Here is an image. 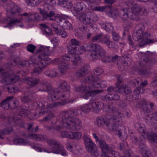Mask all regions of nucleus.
<instances>
[{"mask_svg": "<svg viewBox=\"0 0 157 157\" xmlns=\"http://www.w3.org/2000/svg\"><path fill=\"white\" fill-rule=\"evenodd\" d=\"M68 54L63 55L62 56L63 63H66V61H71L74 66H77L78 62L80 59V57L78 54H76L74 51L70 52L68 49Z\"/></svg>", "mask_w": 157, "mask_h": 157, "instance_id": "nucleus-7", "label": "nucleus"}, {"mask_svg": "<svg viewBox=\"0 0 157 157\" xmlns=\"http://www.w3.org/2000/svg\"><path fill=\"white\" fill-rule=\"evenodd\" d=\"M38 56V58L40 59L38 62H33L35 68L31 72L32 74L34 76H37L40 74L42 70L51 62V59L47 56L50 54L48 47L44 48L43 52Z\"/></svg>", "mask_w": 157, "mask_h": 157, "instance_id": "nucleus-2", "label": "nucleus"}, {"mask_svg": "<svg viewBox=\"0 0 157 157\" xmlns=\"http://www.w3.org/2000/svg\"><path fill=\"white\" fill-rule=\"evenodd\" d=\"M148 33L147 32H142L135 31L134 32L132 37L135 40L139 41V47H141L147 44H152L154 42V40H150L148 39L149 37Z\"/></svg>", "mask_w": 157, "mask_h": 157, "instance_id": "nucleus-5", "label": "nucleus"}, {"mask_svg": "<svg viewBox=\"0 0 157 157\" xmlns=\"http://www.w3.org/2000/svg\"><path fill=\"white\" fill-rule=\"evenodd\" d=\"M21 20L20 19H11L10 21H9V20L7 18H5L4 21V22L5 23H8V24L4 26L5 27H11L13 26V25L17 23H19L21 22Z\"/></svg>", "mask_w": 157, "mask_h": 157, "instance_id": "nucleus-26", "label": "nucleus"}, {"mask_svg": "<svg viewBox=\"0 0 157 157\" xmlns=\"http://www.w3.org/2000/svg\"><path fill=\"white\" fill-rule=\"evenodd\" d=\"M101 102H93L91 103L92 109L94 112H97L101 107Z\"/></svg>", "mask_w": 157, "mask_h": 157, "instance_id": "nucleus-36", "label": "nucleus"}, {"mask_svg": "<svg viewBox=\"0 0 157 157\" xmlns=\"http://www.w3.org/2000/svg\"><path fill=\"white\" fill-rule=\"evenodd\" d=\"M76 147V144L73 142H70L66 144V147L67 149L72 153Z\"/></svg>", "mask_w": 157, "mask_h": 157, "instance_id": "nucleus-42", "label": "nucleus"}, {"mask_svg": "<svg viewBox=\"0 0 157 157\" xmlns=\"http://www.w3.org/2000/svg\"><path fill=\"white\" fill-rule=\"evenodd\" d=\"M47 104V102L46 101L41 102L40 101L37 104V105L38 107L40 108L42 110H44V109H47L46 108H45V106Z\"/></svg>", "mask_w": 157, "mask_h": 157, "instance_id": "nucleus-62", "label": "nucleus"}, {"mask_svg": "<svg viewBox=\"0 0 157 157\" xmlns=\"http://www.w3.org/2000/svg\"><path fill=\"white\" fill-rule=\"evenodd\" d=\"M13 98V96L8 97L0 103V106L5 109H7L10 107V103Z\"/></svg>", "mask_w": 157, "mask_h": 157, "instance_id": "nucleus-22", "label": "nucleus"}, {"mask_svg": "<svg viewBox=\"0 0 157 157\" xmlns=\"http://www.w3.org/2000/svg\"><path fill=\"white\" fill-rule=\"evenodd\" d=\"M103 72V70L101 68H97L95 69V72L86 78L85 80L89 82L95 81V82H97L99 80L98 76L102 74Z\"/></svg>", "mask_w": 157, "mask_h": 157, "instance_id": "nucleus-9", "label": "nucleus"}, {"mask_svg": "<svg viewBox=\"0 0 157 157\" xmlns=\"http://www.w3.org/2000/svg\"><path fill=\"white\" fill-rule=\"evenodd\" d=\"M58 22L61 27L65 29L71 30L72 29V25L67 20L62 17H58L56 18Z\"/></svg>", "mask_w": 157, "mask_h": 157, "instance_id": "nucleus-13", "label": "nucleus"}, {"mask_svg": "<svg viewBox=\"0 0 157 157\" xmlns=\"http://www.w3.org/2000/svg\"><path fill=\"white\" fill-rule=\"evenodd\" d=\"M101 157H121L118 153L114 151L112 152H106L105 153H102L101 155Z\"/></svg>", "mask_w": 157, "mask_h": 157, "instance_id": "nucleus-32", "label": "nucleus"}, {"mask_svg": "<svg viewBox=\"0 0 157 157\" xmlns=\"http://www.w3.org/2000/svg\"><path fill=\"white\" fill-rule=\"evenodd\" d=\"M141 103L143 112L144 113H148L150 112L151 109L149 103L144 100H143Z\"/></svg>", "mask_w": 157, "mask_h": 157, "instance_id": "nucleus-30", "label": "nucleus"}, {"mask_svg": "<svg viewBox=\"0 0 157 157\" xmlns=\"http://www.w3.org/2000/svg\"><path fill=\"white\" fill-rule=\"evenodd\" d=\"M84 142L86 150L90 152L96 150L97 147L92 140L88 137L84 138Z\"/></svg>", "mask_w": 157, "mask_h": 157, "instance_id": "nucleus-14", "label": "nucleus"}, {"mask_svg": "<svg viewBox=\"0 0 157 157\" xmlns=\"http://www.w3.org/2000/svg\"><path fill=\"white\" fill-rule=\"evenodd\" d=\"M99 146L102 153H105L106 152L109 151V147L102 139L100 140H99Z\"/></svg>", "mask_w": 157, "mask_h": 157, "instance_id": "nucleus-25", "label": "nucleus"}, {"mask_svg": "<svg viewBox=\"0 0 157 157\" xmlns=\"http://www.w3.org/2000/svg\"><path fill=\"white\" fill-rule=\"evenodd\" d=\"M110 40V37L107 35H105L102 37H101V39L100 40V42L102 44H105L106 45Z\"/></svg>", "mask_w": 157, "mask_h": 157, "instance_id": "nucleus-51", "label": "nucleus"}, {"mask_svg": "<svg viewBox=\"0 0 157 157\" xmlns=\"http://www.w3.org/2000/svg\"><path fill=\"white\" fill-rule=\"evenodd\" d=\"M112 35L113 40L115 41H118L120 39V37L119 34L115 32H113Z\"/></svg>", "mask_w": 157, "mask_h": 157, "instance_id": "nucleus-64", "label": "nucleus"}, {"mask_svg": "<svg viewBox=\"0 0 157 157\" xmlns=\"http://www.w3.org/2000/svg\"><path fill=\"white\" fill-rule=\"evenodd\" d=\"M66 104V102L65 101L57 102H54L52 103H48L47 102V104L46 105L47 108H46L47 109L49 110V108H53L54 107H56L59 105H64Z\"/></svg>", "mask_w": 157, "mask_h": 157, "instance_id": "nucleus-27", "label": "nucleus"}, {"mask_svg": "<svg viewBox=\"0 0 157 157\" xmlns=\"http://www.w3.org/2000/svg\"><path fill=\"white\" fill-rule=\"evenodd\" d=\"M94 82L95 81H90V82H92L93 84L95 85V89L96 88L99 87V86H101V87H104L106 86V83L104 81H102L101 82H99V81L98 82Z\"/></svg>", "mask_w": 157, "mask_h": 157, "instance_id": "nucleus-43", "label": "nucleus"}, {"mask_svg": "<svg viewBox=\"0 0 157 157\" xmlns=\"http://www.w3.org/2000/svg\"><path fill=\"white\" fill-rule=\"evenodd\" d=\"M56 33L58 35H61L62 37L65 38L67 36V33L64 30L59 29L57 30Z\"/></svg>", "mask_w": 157, "mask_h": 157, "instance_id": "nucleus-47", "label": "nucleus"}, {"mask_svg": "<svg viewBox=\"0 0 157 157\" xmlns=\"http://www.w3.org/2000/svg\"><path fill=\"white\" fill-rule=\"evenodd\" d=\"M89 67L85 66L76 71L75 74V76L77 78H80L85 76L88 73Z\"/></svg>", "mask_w": 157, "mask_h": 157, "instance_id": "nucleus-18", "label": "nucleus"}, {"mask_svg": "<svg viewBox=\"0 0 157 157\" xmlns=\"http://www.w3.org/2000/svg\"><path fill=\"white\" fill-rule=\"evenodd\" d=\"M1 78L2 80L0 82L5 85L10 84L11 82H14V79L12 78L6 72H3L2 73Z\"/></svg>", "mask_w": 157, "mask_h": 157, "instance_id": "nucleus-19", "label": "nucleus"}, {"mask_svg": "<svg viewBox=\"0 0 157 157\" xmlns=\"http://www.w3.org/2000/svg\"><path fill=\"white\" fill-rule=\"evenodd\" d=\"M145 91L144 89L142 87H138L136 88L134 90V94L137 95L144 93Z\"/></svg>", "mask_w": 157, "mask_h": 157, "instance_id": "nucleus-53", "label": "nucleus"}, {"mask_svg": "<svg viewBox=\"0 0 157 157\" xmlns=\"http://www.w3.org/2000/svg\"><path fill=\"white\" fill-rule=\"evenodd\" d=\"M59 87L64 90L65 91H69L70 89L69 85L65 81H63L59 84Z\"/></svg>", "mask_w": 157, "mask_h": 157, "instance_id": "nucleus-39", "label": "nucleus"}, {"mask_svg": "<svg viewBox=\"0 0 157 157\" xmlns=\"http://www.w3.org/2000/svg\"><path fill=\"white\" fill-rule=\"evenodd\" d=\"M30 19V21H37L40 20V17L37 13H35L33 14H32L31 16Z\"/></svg>", "mask_w": 157, "mask_h": 157, "instance_id": "nucleus-52", "label": "nucleus"}, {"mask_svg": "<svg viewBox=\"0 0 157 157\" xmlns=\"http://www.w3.org/2000/svg\"><path fill=\"white\" fill-rule=\"evenodd\" d=\"M39 114L40 116L45 115L41 121L44 122L50 121L55 116V114L54 113L51 112L48 109L41 110L39 112Z\"/></svg>", "mask_w": 157, "mask_h": 157, "instance_id": "nucleus-10", "label": "nucleus"}, {"mask_svg": "<svg viewBox=\"0 0 157 157\" xmlns=\"http://www.w3.org/2000/svg\"><path fill=\"white\" fill-rule=\"evenodd\" d=\"M106 117H98L96 119V122L98 126H101L105 125L107 126H110L112 120Z\"/></svg>", "mask_w": 157, "mask_h": 157, "instance_id": "nucleus-15", "label": "nucleus"}, {"mask_svg": "<svg viewBox=\"0 0 157 157\" xmlns=\"http://www.w3.org/2000/svg\"><path fill=\"white\" fill-rule=\"evenodd\" d=\"M13 144L16 145L23 144L26 145L29 143L30 141L26 139L22 138H16L13 141Z\"/></svg>", "mask_w": 157, "mask_h": 157, "instance_id": "nucleus-31", "label": "nucleus"}, {"mask_svg": "<svg viewBox=\"0 0 157 157\" xmlns=\"http://www.w3.org/2000/svg\"><path fill=\"white\" fill-rule=\"evenodd\" d=\"M13 129L12 128L10 129H3L2 130H0V135L2 136V135L7 134L12 132Z\"/></svg>", "mask_w": 157, "mask_h": 157, "instance_id": "nucleus-55", "label": "nucleus"}, {"mask_svg": "<svg viewBox=\"0 0 157 157\" xmlns=\"http://www.w3.org/2000/svg\"><path fill=\"white\" fill-rule=\"evenodd\" d=\"M116 92L124 94H130L131 92V89L126 85L123 84L119 86H116L115 88Z\"/></svg>", "mask_w": 157, "mask_h": 157, "instance_id": "nucleus-20", "label": "nucleus"}, {"mask_svg": "<svg viewBox=\"0 0 157 157\" xmlns=\"http://www.w3.org/2000/svg\"><path fill=\"white\" fill-rule=\"evenodd\" d=\"M50 97L53 101H55L56 100L63 99H67L70 97V93L69 91L63 92L61 91H55L54 90V92L52 93Z\"/></svg>", "mask_w": 157, "mask_h": 157, "instance_id": "nucleus-8", "label": "nucleus"}, {"mask_svg": "<svg viewBox=\"0 0 157 157\" xmlns=\"http://www.w3.org/2000/svg\"><path fill=\"white\" fill-rule=\"evenodd\" d=\"M135 31H141L144 32V26L143 24L140 23L137 24L135 27Z\"/></svg>", "mask_w": 157, "mask_h": 157, "instance_id": "nucleus-48", "label": "nucleus"}, {"mask_svg": "<svg viewBox=\"0 0 157 157\" xmlns=\"http://www.w3.org/2000/svg\"><path fill=\"white\" fill-rule=\"evenodd\" d=\"M102 98L103 100L105 101L112 100L113 99V94H108L102 96Z\"/></svg>", "mask_w": 157, "mask_h": 157, "instance_id": "nucleus-59", "label": "nucleus"}, {"mask_svg": "<svg viewBox=\"0 0 157 157\" xmlns=\"http://www.w3.org/2000/svg\"><path fill=\"white\" fill-rule=\"evenodd\" d=\"M30 93L29 92H26L25 95L21 98V101L22 102L26 103L29 102L31 101L30 96L29 94Z\"/></svg>", "mask_w": 157, "mask_h": 157, "instance_id": "nucleus-40", "label": "nucleus"}, {"mask_svg": "<svg viewBox=\"0 0 157 157\" xmlns=\"http://www.w3.org/2000/svg\"><path fill=\"white\" fill-rule=\"evenodd\" d=\"M104 29L108 32H110L113 31V28L111 23H107L105 24Z\"/></svg>", "mask_w": 157, "mask_h": 157, "instance_id": "nucleus-49", "label": "nucleus"}, {"mask_svg": "<svg viewBox=\"0 0 157 157\" xmlns=\"http://www.w3.org/2000/svg\"><path fill=\"white\" fill-rule=\"evenodd\" d=\"M48 144L51 147L50 150L46 151L50 153L60 154L62 155H67V153L64 147L57 140H55L48 139L47 140Z\"/></svg>", "mask_w": 157, "mask_h": 157, "instance_id": "nucleus-6", "label": "nucleus"}, {"mask_svg": "<svg viewBox=\"0 0 157 157\" xmlns=\"http://www.w3.org/2000/svg\"><path fill=\"white\" fill-rule=\"evenodd\" d=\"M149 139L151 141L157 143V135L155 133L152 134L149 136Z\"/></svg>", "mask_w": 157, "mask_h": 157, "instance_id": "nucleus-58", "label": "nucleus"}, {"mask_svg": "<svg viewBox=\"0 0 157 157\" xmlns=\"http://www.w3.org/2000/svg\"><path fill=\"white\" fill-rule=\"evenodd\" d=\"M82 111L86 113H89L92 109L91 103H88L82 106L81 107Z\"/></svg>", "mask_w": 157, "mask_h": 157, "instance_id": "nucleus-38", "label": "nucleus"}, {"mask_svg": "<svg viewBox=\"0 0 157 157\" xmlns=\"http://www.w3.org/2000/svg\"><path fill=\"white\" fill-rule=\"evenodd\" d=\"M44 33L47 36L52 35V32L51 28L48 27H47L44 30Z\"/></svg>", "mask_w": 157, "mask_h": 157, "instance_id": "nucleus-61", "label": "nucleus"}, {"mask_svg": "<svg viewBox=\"0 0 157 157\" xmlns=\"http://www.w3.org/2000/svg\"><path fill=\"white\" fill-rule=\"evenodd\" d=\"M84 79V82L86 83H88V85H84L82 84L81 86L77 88V91L82 92H85L82 94L81 97L85 99H87L89 97H94L97 94H100L103 92V90H95V86L93 85L92 82L86 81Z\"/></svg>", "mask_w": 157, "mask_h": 157, "instance_id": "nucleus-4", "label": "nucleus"}, {"mask_svg": "<svg viewBox=\"0 0 157 157\" xmlns=\"http://www.w3.org/2000/svg\"><path fill=\"white\" fill-rule=\"evenodd\" d=\"M58 68L60 72L63 74H65L69 68H71L69 64L66 63L62 64Z\"/></svg>", "mask_w": 157, "mask_h": 157, "instance_id": "nucleus-34", "label": "nucleus"}, {"mask_svg": "<svg viewBox=\"0 0 157 157\" xmlns=\"http://www.w3.org/2000/svg\"><path fill=\"white\" fill-rule=\"evenodd\" d=\"M36 48V46L32 44H29L27 46V50L33 53H34Z\"/></svg>", "mask_w": 157, "mask_h": 157, "instance_id": "nucleus-57", "label": "nucleus"}, {"mask_svg": "<svg viewBox=\"0 0 157 157\" xmlns=\"http://www.w3.org/2000/svg\"><path fill=\"white\" fill-rule=\"evenodd\" d=\"M150 73V70L149 69H143L139 71V74L141 75H145L146 76H147Z\"/></svg>", "mask_w": 157, "mask_h": 157, "instance_id": "nucleus-54", "label": "nucleus"}, {"mask_svg": "<svg viewBox=\"0 0 157 157\" xmlns=\"http://www.w3.org/2000/svg\"><path fill=\"white\" fill-rule=\"evenodd\" d=\"M43 14V21H44L45 20L52 21H54V19L51 18V17L54 16L55 15V13L54 12L51 11L49 12V13H48L46 12V13H44Z\"/></svg>", "mask_w": 157, "mask_h": 157, "instance_id": "nucleus-35", "label": "nucleus"}, {"mask_svg": "<svg viewBox=\"0 0 157 157\" xmlns=\"http://www.w3.org/2000/svg\"><path fill=\"white\" fill-rule=\"evenodd\" d=\"M71 132L63 131L61 132V135L63 137L71 139L72 135Z\"/></svg>", "mask_w": 157, "mask_h": 157, "instance_id": "nucleus-50", "label": "nucleus"}, {"mask_svg": "<svg viewBox=\"0 0 157 157\" xmlns=\"http://www.w3.org/2000/svg\"><path fill=\"white\" fill-rule=\"evenodd\" d=\"M141 10V6L136 4H135V6L132 8V11L134 13H137V15H139Z\"/></svg>", "mask_w": 157, "mask_h": 157, "instance_id": "nucleus-41", "label": "nucleus"}, {"mask_svg": "<svg viewBox=\"0 0 157 157\" xmlns=\"http://www.w3.org/2000/svg\"><path fill=\"white\" fill-rule=\"evenodd\" d=\"M79 110L75 109L63 112L61 114L63 127L73 131L80 130L82 127L81 120L76 117L79 115Z\"/></svg>", "mask_w": 157, "mask_h": 157, "instance_id": "nucleus-1", "label": "nucleus"}, {"mask_svg": "<svg viewBox=\"0 0 157 157\" xmlns=\"http://www.w3.org/2000/svg\"><path fill=\"white\" fill-rule=\"evenodd\" d=\"M128 18L130 19L137 21L139 18V15H137V13H134L133 12H129Z\"/></svg>", "mask_w": 157, "mask_h": 157, "instance_id": "nucleus-46", "label": "nucleus"}, {"mask_svg": "<svg viewBox=\"0 0 157 157\" xmlns=\"http://www.w3.org/2000/svg\"><path fill=\"white\" fill-rule=\"evenodd\" d=\"M149 62L150 61L148 59L146 58L140 61L139 62V64L141 67H144L146 66V64L149 63Z\"/></svg>", "mask_w": 157, "mask_h": 157, "instance_id": "nucleus-60", "label": "nucleus"}, {"mask_svg": "<svg viewBox=\"0 0 157 157\" xmlns=\"http://www.w3.org/2000/svg\"><path fill=\"white\" fill-rule=\"evenodd\" d=\"M109 108L111 109L110 113L112 114V117L119 118L123 116V114L117 110L115 105L112 104V106L110 107Z\"/></svg>", "mask_w": 157, "mask_h": 157, "instance_id": "nucleus-23", "label": "nucleus"}, {"mask_svg": "<svg viewBox=\"0 0 157 157\" xmlns=\"http://www.w3.org/2000/svg\"><path fill=\"white\" fill-rule=\"evenodd\" d=\"M7 11L12 14L19 13L20 11V9L15 5L13 3L8 4L6 7Z\"/></svg>", "mask_w": 157, "mask_h": 157, "instance_id": "nucleus-21", "label": "nucleus"}, {"mask_svg": "<svg viewBox=\"0 0 157 157\" xmlns=\"http://www.w3.org/2000/svg\"><path fill=\"white\" fill-rule=\"evenodd\" d=\"M80 42L77 40L73 38L71 39L69 42L68 45L67 46V48L69 52L74 51L75 52L77 50V46L79 45Z\"/></svg>", "mask_w": 157, "mask_h": 157, "instance_id": "nucleus-16", "label": "nucleus"}, {"mask_svg": "<svg viewBox=\"0 0 157 157\" xmlns=\"http://www.w3.org/2000/svg\"><path fill=\"white\" fill-rule=\"evenodd\" d=\"M102 36V34H99L95 35L91 39V41L92 42H98V40H100Z\"/></svg>", "mask_w": 157, "mask_h": 157, "instance_id": "nucleus-56", "label": "nucleus"}, {"mask_svg": "<svg viewBox=\"0 0 157 157\" xmlns=\"http://www.w3.org/2000/svg\"><path fill=\"white\" fill-rule=\"evenodd\" d=\"M119 118H115L114 117H111L110 120H112L111 122V124L110 126H107V128L111 131L118 134L120 137L121 135V131L118 129V126L116 124V122L119 121Z\"/></svg>", "mask_w": 157, "mask_h": 157, "instance_id": "nucleus-12", "label": "nucleus"}, {"mask_svg": "<svg viewBox=\"0 0 157 157\" xmlns=\"http://www.w3.org/2000/svg\"><path fill=\"white\" fill-rule=\"evenodd\" d=\"M72 134L71 138V139L79 140L82 136V134L80 132H72Z\"/></svg>", "mask_w": 157, "mask_h": 157, "instance_id": "nucleus-44", "label": "nucleus"}, {"mask_svg": "<svg viewBox=\"0 0 157 157\" xmlns=\"http://www.w3.org/2000/svg\"><path fill=\"white\" fill-rule=\"evenodd\" d=\"M90 48L87 49L89 51L88 55L90 58L93 60L101 58L103 62L109 63L111 61V57L106 56L105 51L100 45L97 44H93L90 46Z\"/></svg>", "mask_w": 157, "mask_h": 157, "instance_id": "nucleus-3", "label": "nucleus"}, {"mask_svg": "<svg viewBox=\"0 0 157 157\" xmlns=\"http://www.w3.org/2000/svg\"><path fill=\"white\" fill-rule=\"evenodd\" d=\"M129 12L127 8H122L121 9L119 13L120 17L123 20H126L128 17Z\"/></svg>", "mask_w": 157, "mask_h": 157, "instance_id": "nucleus-29", "label": "nucleus"}, {"mask_svg": "<svg viewBox=\"0 0 157 157\" xmlns=\"http://www.w3.org/2000/svg\"><path fill=\"white\" fill-rule=\"evenodd\" d=\"M139 148L143 157L148 155L146 150V147L142 140H141V142L139 143Z\"/></svg>", "mask_w": 157, "mask_h": 157, "instance_id": "nucleus-33", "label": "nucleus"}, {"mask_svg": "<svg viewBox=\"0 0 157 157\" xmlns=\"http://www.w3.org/2000/svg\"><path fill=\"white\" fill-rule=\"evenodd\" d=\"M59 3L63 6L64 7H71L72 5L71 0H61L59 1Z\"/></svg>", "mask_w": 157, "mask_h": 157, "instance_id": "nucleus-37", "label": "nucleus"}, {"mask_svg": "<svg viewBox=\"0 0 157 157\" xmlns=\"http://www.w3.org/2000/svg\"><path fill=\"white\" fill-rule=\"evenodd\" d=\"M44 74L49 77L53 78L57 76L58 72L55 69H49L45 71Z\"/></svg>", "mask_w": 157, "mask_h": 157, "instance_id": "nucleus-28", "label": "nucleus"}, {"mask_svg": "<svg viewBox=\"0 0 157 157\" xmlns=\"http://www.w3.org/2000/svg\"><path fill=\"white\" fill-rule=\"evenodd\" d=\"M25 82L31 87H34L38 85L40 82L39 78L35 77H26L24 79Z\"/></svg>", "mask_w": 157, "mask_h": 157, "instance_id": "nucleus-17", "label": "nucleus"}, {"mask_svg": "<svg viewBox=\"0 0 157 157\" xmlns=\"http://www.w3.org/2000/svg\"><path fill=\"white\" fill-rule=\"evenodd\" d=\"M111 8V6L106 5L104 6L95 7V8H94V10L95 11H103L105 10H107L108 9H109L110 10Z\"/></svg>", "mask_w": 157, "mask_h": 157, "instance_id": "nucleus-45", "label": "nucleus"}, {"mask_svg": "<svg viewBox=\"0 0 157 157\" xmlns=\"http://www.w3.org/2000/svg\"><path fill=\"white\" fill-rule=\"evenodd\" d=\"M39 91L47 92L51 95L54 92V90L52 89L51 86L47 82L43 81L41 82L37 87Z\"/></svg>", "mask_w": 157, "mask_h": 157, "instance_id": "nucleus-11", "label": "nucleus"}, {"mask_svg": "<svg viewBox=\"0 0 157 157\" xmlns=\"http://www.w3.org/2000/svg\"><path fill=\"white\" fill-rule=\"evenodd\" d=\"M131 138L132 142L136 144L140 142V140H139L137 137L133 134L131 135Z\"/></svg>", "mask_w": 157, "mask_h": 157, "instance_id": "nucleus-63", "label": "nucleus"}, {"mask_svg": "<svg viewBox=\"0 0 157 157\" xmlns=\"http://www.w3.org/2000/svg\"><path fill=\"white\" fill-rule=\"evenodd\" d=\"M96 15V14L93 13H88L86 17L83 22L87 24H91L93 21L97 20V19L94 18V17Z\"/></svg>", "mask_w": 157, "mask_h": 157, "instance_id": "nucleus-24", "label": "nucleus"}]
</instances>
